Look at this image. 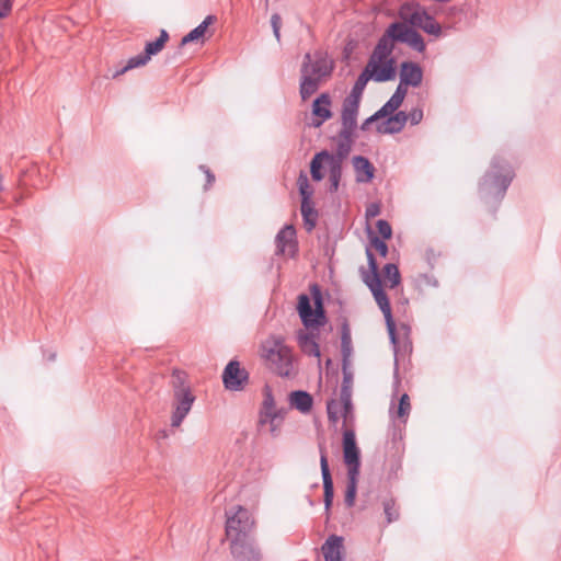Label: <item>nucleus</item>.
Masks as SVG:
<instances>
[{
	"instance_id": "nucleus-49",
	"label": "nucleus",
	"mask_w": 561,
	"mask_h": 561,
	"mask_svg": "<svg viewBox=\"0 0 561 561\" xmlns=\"http://www.w3.org/2000/svg\"><path fill=\"white\" fill-rule=\"evenodd\" d=\"M407 116L412 125H417L423 119V111L421 108H413Z\"/></svg>"
},
{
	"instance_id": "nucleus-31",
	"label": "nucleus",
	"mask_w": 561,
	"mask_h": 561,
	"mask_svg": "<svg viewBox=\"0 0 561 561\" xmlns=\"http://www.w3.org/2000/svg\"><path fill=\"white\" fill-rule=\"evenodd\" d=\"M358 477L359 474L347 473V484L344 496V503L347 507H352L355 504Z\"/></svg>"
},
{
	"instance_id": "nucleus-25",
	"label": "nucleus",
	"mask_w": 561,
	"mask_h": 561,
	"mask_svg": "<svg viewBox=\"0 0 561 561\" xmlns=\"http://www.w3.org/2000/svg\"><path fill=\"white\" fill-rule=\"evenodd\" d=\"M353 138L354 136H351L348 139L340 138V141L336 147V152L332 154L328 151V156L325 157V163H334L342 165L343 160L351 152Z\"/></svg>"
},
{
	"instance_id": "nucleus-18",
	"label": "nucleus",
	"mask_w": 561,
	"mask_h": 561,
	"mask_svg": "<svg viewBox=\"0 0 561 561\" xmlns=\"http://www.w3.org/2000/svg\"><path fill=\"white\" fill-rule=\"evenodd\" d=\"M331 98L328 93L320 94L312 103L313 127H320L325 121L332 117Z\"/></svg>"
},
{
	"instance_id": "nucleus-3",
	"label": "nucleus",
	"mask_w": 561,
	"mask_h": 561,
	"mask_svg": "<svg viewBox=\"0 0 561 561\" xmlns=\"http://www.w3.org/2000/svg\"><path fill=\"white\" fill-rule=\"evenodd\" d=\"M514 178V171L507 161L494 157L491 170L482 178L479 190L485 197L502 199Z\"/></svg>"
},
{
	"instance_id": "nucleus-24",
	"label": "nucleus",
	"mask_w": 561,
	"mask_h": 561,
	"mask_svg": "<svg viewBox=\"0 0 561 561\" xmlns=\"http://www.w3.org/2000/svg\"><path fill=\"white\" fill-rule=\"evenodd\" d=\"M298 344L301 351L314 357H320V347L317 343V336L313 333H307L300 330L297 335Z\"/></svg>"
},
{
	"instance_id": "nucleus-1",
	"label": "nucleus",
	"mask_w": 561,
	"mask_h": 561,
	"mask_svg": "<svg viewBox=\"0 0 561 561\" xmlns=\"http://www.w3.org/2000/svg\"><path fill=\"white\" fill-rule=\"evenodd\" d=\"M396 42L408 44L419 53H423L426 48L424 39L419 32L409 27L405 23L393 22L387 27L375 46V49L385 61L393 59L391 54L394 49Z\"/></svg>"
},
{
	"instance_id": "nucleus-7",
	"label": "nucleus",
	"mask_w": 561,
	"mask_h": 561,
	"mask_svg": "<svg viewBox=\"0 0 561 561\" xmlns=\"http://www.w3.org/2000/svg\"><path fill=\"white\" fill-rule=\"evenodd\" d=\"M399 16L411 26L419 27L430 35L439 36L442 33L439 23L419 3H403L399 9Z\"/></svg>"
},
{
	"instance_id": "nucleus-51",
	"label": "nucleus",
	"mask_w": 561,
	"mask_h": 561,
	"mask_svg": "<svg viewBox=\"0 0 561 561\" xmlns=\"http://www.w3.org/2000/svg\"><path fill=\"white\" fill-rule=\"evenodd\" d=\"M12 9V0H0V19L7 18Z\"/></svg>"
},
{
	"instance_id": "nucleus-32",
	"label": "nucleus",
	"mask_w": 561,
	"mask_h": 561,
	"mask_svg": "<svg viewBox=\"0 0 561 561\" xmlns=\"http://www.w3.org/2000/svg\"><path fill=\"white\" fill-rule=\"evenodd\" d=\"M341 352L344 362L347 360L353 352L351 330L347 322H344L341 328Z\"/></svg>"
},
{
	"instance_id": "nucleus-30",
	"label": "nucleus",
	"mask_w": 561,
	"mask_h": 561,
	"mask_svg": "<svg viewBox=\"0 0 561 561\" xmlns=\"http://www.w3.org/2000/svg\"><path fill=\"white\" fill-rule=\"evenodd\" d=\"M300 210H301V215L304 217V220H305V225L307 226V229L308 230H311L314 228L316 226V221H317V211L316 209L313 208V205L311 203V198L310 199H301V207H300Z\"/></svg>"
},
{
	"instance_id": "nucleus-29",
	"label": "nucleus",
	"mask_w": 561,
	"mask_h": 561,
	"mask_svg": "<svg viewBox=\"0 0 561 561\" xmlns=\"http://www.w3.org/2000/svg\"><path fill=\"white\" fill-rule=\"evenodd\" d=\"M322 81L311 78L306 75H301L300 84H299V94L302 101L308 100L312 94H314L320 88Z\"/></svg>"
},
{
	"instance_id": "nucleus-26",
	"label": "nucleus",
	"mask_w": 561,
	"mask_h": 561,
	"mask_svg": "<svg viewBox=\"0 0 561 561\" xmlns=\"http://www.w3.org/2000/svg\"><path fill=\"white\" fill-rule=\"evenodd\" d=\"M407 92L405 88L397 87L392 96L379 108L380 114L387 117L394 113L403 103Z\"/></svg>"
},
{
	"instance_id": "nucleus-22",
	"label": "nucleus",
	"mask_w": 561,
	"mask_h": 561,
	"mask_svg": "<svg viewBox=\"0 0 561 561\" xmlns=\"http://www.w3.org/2000/svg\"><path fill=\"white\" fill-rule=\"evenodd\" d=\"M352 162L356 174V182L368 183L374 179L375 168L366 157L355 156Z\"/></svg>"
},
{
	"instance_id": "nucleus-34",
	"label": "nucleus",
	"mask_w": 561,
	"mask_h": 561,
	"mask_svg": "<svg viewBox=\"0 0 561 561\" xmlns=\"http://www.w3.org/2000/svg\"><path fill=\"white\" fill-rule=\"evenodd\" d=\"M329 169L330 192H336L342 176V165L325 163Z\"/></svg>"
},
{
	"instance_id": "nucleus-48",
	"label": "nucleus",
	"mask_w": 561,
	"mask_h": 561,
	"mask_svg": "<svg viewBox=\"0 0 561 561\" xmlns=\"http://www.w3.org/2000/svg\"><path fill=\"white\" fill-rule=\"evenodd\" d=\"M380 205L378 203H370L367 205L365 210V217L366 219H371L377 217L380 214Z\"/></svg>"
},
{
	"instance_id": "nucleus-10",
	"label": "nucleus",
	"mask_w": 561,
	"mask_h": 561,
	"mask_svg": "<svg viewBox=\"0 0 561 561\" xmlns=\"http://www.w3.org/2000/svg\"><path fill=\"white\" fill-rule=\"evenodd\" d=\"M228 540L230 541L231 556L236 561L261 560V551L255 543L254 535Z\"/></svg>"
},
{
	"instance_id": "nucleus-21",
	"label": "nucleus",
	"mask_w": 561,
	"mask_h": 561,
	"mask_svg": "<svg viewBox=\"0 0 561 561\" xmlns=\"http://www.w3.org/2000/svg\"><path fill=\"white\" fill-rule=\"evenodd\" d=\"M387 117L388 118L385 122L377 125V131L379 134L400 133L404 128V126L408 122L407 113L403 111H399V112L394 113L393 115L390 114Z\"/></svg>"
},
{
	"instance_id": "nucleus-16",
	"label": "nucleus",
	"mask_w": 561,
	"mask_h": 561,
	"mask_svg": "<svg viewBox=\"0 0 561 561\" xmlns=\"http://www.w3.org/2000/svg\"><path fill=\"white\" fill-rule=\"evenodd\" d=\"M423 80V70L421 66L413 61H403L400 67V82L398 87L416 88L421 85Z\"/></svg>"
},
{
	"instance_id": "nucleus-2",
	"label": "nucleus",
	"mask_w": 561,
	"mask_h": 561,
	"mask_svg": "<svg viewBox=\"0 0 561 561\" xmlns=\"http://www.w3.org/2000/svg\"><path fill=\"white\" fill-rule=\"evenodd\" d=\"M396 78L394 59L383 60L374 48L367 66L356 79L350 95L346 100L360 103L363 92L369 80L386 82Z\"/></svg>"
},
{
	"instance_id": "nucleus-20",
	"label": "nucleus",
	"mask_w": 561,
	"mask_h": 561,
	"mask_svg": "<svg viewBox=\"0 0 561 561\" xmlns=\"http://www.w3.org/2000/svg\"><path fill=\"white\" fill-rule=\"evenodd\" d=\"M366 256L368 261V267L370 270V274L365 273L363 276V280L366 286L371 291L373 296L378 293V290H383L381 286V279L378 273V265L375 259L374 253L369 248L366 249Z\"/></svg>"
},
{
	"instance_id": "nucleus-37",
	"label": "nucleus",
	"mask_w": 561,
	"mask_h": 561,
	"mask_svg": "<svg viewBox=\"0 0 561 561\" xmlns=\"http://www.w3.org/2000/svg\"><path fill=\"white\" fill-rule=\"evenodd\" d=\"M352 385H353V376L351 373L343 369V381L341 385L340 391V400L348 401V397H352Z\"/></svg>"
},
{
	"instance_id": "nucleus-19",
	"label": "nucleus",
	"mask_w": 561,
	"mask_h": 561,
	"mask_svg": "<svg viewBox=\"0 0 561 561\" xmlns=\"http://www.w3.org/2000/svg\"><path fill=\"white\" fill-rule=\"evenodd\" d=\"M168 41L169 33L165 30H161L160 35L156 41L148 42L146 44L144 53L134 56L136 58L135 64H139L140 66L147 65L152 56L157 55L163 49Z\"/></svg>"
},
{
	"instance_id": "nucleus-12",
	"label": "nucleus",
	"mask_w": 561,
	"mask_h": 561,
	"mask_svg": "<svg viewBox=\"0 0 561 561\" xmlns=\"http://www.w3.org/2000/svg\"><path fill=\"white\" fill-rule=\"evenodd\" d=\"M358 110L359 103L344 100L341 113L342 128L339 133L340 138L348 139L351 136H354L357 127Z\"/></svg>"
},
{
	"instance_id": "nucleus-40",
	"label": "nucleus",
	"mask_w": 561,
	"mask_h": 561,
	"mask_svg": "<svg viewBox=\"0 0 561 561\" xmlns=\"http://www.w3.org/2000/svg\"><path fill=\"white\" fill-rule=\"evenodd\" d=\"M411 410L410 398L407 393L402 394L398 405V416L405 417L409 415Z\"/></svg>"
},
{
	"instance_id": "nucleus-28",
	"label": "nucleus",
	"mask_w": 561,
	"mask_h": 561,
	"mask_svg": "<svg viewBox=\"0 0 561 561\" xmlns=\"http://www.w3.org/2000/svg\"><path fill=\"white\" fill-rule=\"evenodd\" d=\"M291 407L296 408L302 413H307L312 408L313 399L310 393L304 390H296L289 394Z\"/></svg>"
},
{
	"instance_id": "nucleus-8",
	"label": "nucleus",
	"mask_w": 561,
	"mask_h": 561,
	"mask_svg": "<svg viewBox=\"0 0 561 561\" xmlns=\"http://www.w3.org/2000/svg\"><path fill=\"white\" fill-rule=\"evenodd\" d=\"M255 522L252 514L243 506L226 511V536L228 539L245 538L254 535Z\"/></svg>"
},
{
	"instance_id": "nucleus-43",
	"label": "nucleus",
	"mask_w": 561,
	"mask_h": 561,
	"mask_svg": "<svg viewBox=\"0 0 561 561\" xmlns=\"http://www.w3.org/2000/svg\"><path fill=\"white\" fill-rule=\"evenodd\" d=\"M378 232L382 239H390L392 236V228L387 220L379 219L376 224Z\"/></svg>"
},
{
	"instance_id": "nucleus-5",
	"label": "nucleus",
	"mask_w": 561,
	"mask_h": 561,
	"mask_svg": "<svg viewBox=\"0 0 561 561\" xmlns=\"http://www.w3.org/2000/svg\"><path fill=\"white\" fill-rule=\"evenodd\" d=\"M262 357L268 368L280 377H289L294 369L293 353L282 337L271 336L262 344Z\"/></svg>"
},
{
	"instance_id": "nucleus-47",
	"label": "nucleus",
	"mask_w": 561,
	"mask_h": 561,
	"mask_svg": "<svg viewBox=\"0 0 561 561\" xmlns=\"http://www.w3.org/2000/svg\"><path fill=\"white\" fill-rule=\"evenodd\" d=\"M381 118H385V115H381V114H380V111L378 110V111H377V112H375L371 116H369L368 118H366V119L362 123V125H360V127H359V128H360L363 131H366V130H368V129H369V126H370L373 123H375V122H377V121H379V119H381Z\"/></svg>"
},
{
	"instance_id": "nucleus-50",
	"label": "nucleus",
	"mask_w": 561,
	"mask_h": 561,
	"mask_svg": "<svg viewBox=\"0 0 561 561\" xmlns=\"http://www.w3.org/2000/svg\"><path fill=\"white\" fill-rule=\"evenodd\" d=\"M285 414H286L285 409H277V408L272 410L271 412L264 413V415H266V417H272L273 421H278L279 423H282L284 421Z\"/></svg>"
},
{
	"instance_id": "nucleus-17",
	"label": "nucleus",
	"mask_w": 561,
	"mask_h": 561,
	"mask_svg": "<svg viewBox=\"0 0 561 561\" xmlns=\"http://www.w3.org/2000/svg\"><path fill=\"white\" fill-rule=\"evenodd\" d=\"M374 298L378 307L380 308L381 312L383 313L390 342L392 343L394 351L397 352L398 339L396 333V323L391 313L389 298L385 290H378V293L374 295Z\"/></svg>"
},
{
	"instance_id": "nucleus-38",
	"label": "nucleus",
	"mask_w": 561,
	"mask_h": 561,
	"mask_svg": "<svg viewBox=\"0 0 561 561\" xmlns=\"http://www.w3.org/2000/svg\"><path fill=\"white\" fill-rule=\"evenodd\" d=\"M297 184H298L299 193L301 195V199H305V201L310 199L313 191L309 184L307 175L304 173H300Z\"/></svg>"
},
{
	"instance_id": "nucleus-23",
	"label": "nucleus",
	"mask_w": 561,
	"mask_h": 561,
	"mask_svg": "<svg viewBox=\"0 0 561 561\" xmlns=\"http://www.w3.org/2000/svg\"><path fill=\"white\" fill-rule=\"evenodd\" d=\"M321 550L325 561H342L343 538L331 535L323 543Z\"/></svg>"
},
{
	"instance_id": "nucleus-54",
	"label": "nucleus",
	"mask_w": 561,
	"mask_h": 561,
	"mask_svg": "<svg viewBox=\"0 0 561 561\" xmlns=\"http://www.w3.org/2000/svg\"><path fill=\"white\" fill-rule=\"evenodd\" d=\"M55 358H56V354L55 353L49 354V356H48L49 360H55Z\"/></svg>"
},
{
	"instance_id": "nucleus-52",
	"label": "nucleus",
	"mask_w": 561,
	"mask_h": 561,
	"mask_svg": "<svg viewBox=\"0 0 561 561\" xmlns=\"http://www.w3.org/2000/svg\"><path fill=\"white\" fill-rule=\"evenodd\" d=\"M199 170L203 171L205 173V175H206L205 190H208L213 185V183L215 182V175L209 170V168H207L204 164L199 165Z\"/></svg>"
},
{
	"instance_id": "nucleus-4",
	"label": "nucleus",
	"mask_w": 561,
	"mask_h": 561,
	"mask_svg": "<svg viewBox=\"0 0 561 561\" xmlns=\"http://www.w3.org/2000/svg\"><path fill=\"white\" fill-rule=\"evenodd\" d=\"M170 383L173 391L171 426L179 427L190 413L196 398L184 371L174 369Z\"/></svg>"
},
{
	"instance_id": "nucleus-42",
	"label": "nucleus",
	"mask_w": 561,
	"mask_h": 561,
	"mask_svg": "<svg viewBox=\"0 0 561 561\" xmlns=\"http://www.w3.org/2000/svg\"><path fill=\"white\" fill-rule=\"evenodd\" d=\"M276 409L274 397L268 388L265 389L264 393V400H263V408L261 410V414H264L265 412H271L272 410Z\"/></svg>"
},
{
	"instance_id": "nucleus-33",
	"label": "nucleus",
	"mask_w": 561,
	"mask_h": 561,
	"mask_svg": "<svg viewBox=\"0 0 561 561\" xmlns=\"http://www.w3.org/2000/svg\"><path fill=\"white\" fill-rule=\"evenodd\" d=\"M328 156L327 150H322L314 154L310 163V173L314 181H321L323 173L321 172L323 162L325 163V157Z\"/></svg>"
},
{
	"instance_id": "nucleus-15",
	"label": "nucleus",
	"mask_w": 561,
	"mask_h": 561,
	"mask_svg": "<svg viewBox=\"0 0 561 561\" xmlns=\"http://www.w3.org/2000/svg\"><path fill=\"white\" fill-rule=\"evenodd\" d=\"M296 230L294 226L287 225L282 228L275 238L276 253L294 256L297 252Z\"/></svg>"
},
{
	"instance_id": "nucleus-27",
	"label": "nucleus",
	"mask_w": 561,
	"mask_h": 561,
	"mask_svg": "<svg viewBox=\"0 0 561 561\" xmlns=\"http://www.w3.org/2000/svg\"><path fill=\"white\" fill-rule=\"evenodd\" d=\"M215 21H216L215 15H207L199 25H197L190 33H187L185 36L182 37L181 46H184L188 43H193V42H196V41L203 38L208 26L211 25Z\"/></svg>"
},
{
	"instance_id": "nucleus-39",
	"label": "nucleus",
	"mask_w": 561,
	"mask_h": 561,
	"mask_svg": "<svg viewBox=\"0 0 561 561\" xmlns=\"http://www.w3.org/2000/svg\"><path fill=\"white\" fill-rule=\"evenodd\" d=\"M369 240L371 245L378 251V253L386 257L388 254V245L385 242L383 239H380L378 236H376L371 230L368 231Z\"/></svg>"
},
{
	"instance_id": "nucleus-45",
	"label": "nucleus",
	"mask_w": 561,
	"mask_h": 561,
	"mask_svg": "<svg viewBox=\"0 0 561 561\" xmlns=\"http://www.w3.org/2000/svg\"><path fill=\"white\" fill-rule=\"evenodd\" d=\"M135 60H136L135 57L129 58L127 64L123 68L113 72L112 78L115 79V78L124 75L125 72H127L130 69L141 67L139 64H135Z\"/></svg>"
},
{
	"instance_id": "nucleus-11",
	"label": "nucleus",
	"mask_w": 561,
	"mask_h": 561,
	"mask_svg": "<svg viewBox=\"0 0 561 561\" xmlns=\"http://www.w3.org/2000/svg\"><path fill=\"white\" fill-rule=\"evenodd\" d=\"M222 382L227 390L241 391L249 382V373L238 360H230L224 369Z\"/></svg>"
},
{
	"instance_id": "nucleus-35",
	"label": "nucleus",
	"mask_w": 561,
	"mask_h": 561,
	"mask_svg": "<svg viewBox=\"0 0 561 561\" xmlns=\"http://www.w3.org/2000/svg\"><path fill=\"white\" fill-rule=\"evenodd\" d=\"M383 274H385V278L388 279L390 283V285H389L390 288H394L396 286H398L400 284L401 276H400L399 268L396 264H393V263L386 264L383 266Z\"/></svg>"
},
{
	"instance_id": "nucleus-53",
	"label": "nucleus",
	"mask_w": 561,
	"mask_h": 561,
	"mask_svg": "<svg viewBox=\"0 0 561 561\" xmlns=\"http://www.w3.org/2000/svg\"><path fill=\"white\" fill-rule=\"evenodd\" d=\"M343 405V416L346 419L352 412V397H348V401H341Z\"/></svg>"
},
{
	"instance_id": "nucleus-9",
	"label": "nucleus",
	"mask_w": 561,
	"mask_h": 561,
	"mask_svg": "<svg viewBox=\"0 0 561 561\" xmlns=\"http://www.w3.org/2000/svg\"><path fill=\"white\" fill-rule=\"evenodd\" d=\"M333 69V60L328 57L327 53L317 50L304 56L300 73L323 81L331 76Z\"/></svg>"
},
{
	"instance_id": "nucleus-6",
	"label": "nucleus",
	"mask_w": 561,
	"mask_h": 561,
	"mask_svg": "<svg viewBox=\"0 0 561 561\" xmlns=\"http://www.w3.org/2000/svg\"><path fill=\"white\" fill-rule=\"evenodd\" d=\"M314 309L311 307L310 298L306 294L298 296L297 310L302 324L306 328L323 327L327 323V316L323 306V299L317 285L312 287Z\"/></svg>"
},
{
	"instance_id": "nucleus-41",
	"label": "nucleus",
	"mask_w": 561,
	"mask_h": 561,
	"mask_svg": "<svg viewBox=\"0 0 561 561\" xmlns=\"http://www.w3.org/2000/svg\"><path fill=\"white\" fill-rule=\"evenodd\" d=\"M339 410H340V403L336 400L332 399V400L328 401V403H327V412H328V419L331 422H333V423L337 422V420H339V416H337Z\"/></svg>"
},
{
	"instance_id": "nucleus-44",
	"label": "nucleus",
	"mask_w": 561,
	"mask_h": 561,
	"mask_svg": "<svg viewBox=\"0 0 561 561\" xmlns=\"http://www.w3.org/2000/svg\"><path fill=\"white\" fill-rule=\"evenodd\" d=\"M271 26L273 28L274 36L276 41L280 42V26H282V18L278 13H274L271 16Z\"/></svg>"
},
{
	"instance_id": "nucleus-13",
	"label": "nucleus",
	"mask_w": 561,
	"mask_h": 561,
	"mask_svg": "<svg viewBox=\"0 0 561 561\" xmlns=\"http://www.w3.org/2000/svg\"><path fill=\"white\" fill-rule=\"evenodd\" d=\"M344 462L347 466V473L359 474L360 460L359 449L356 445L355 434L347 430L343 434Z\"/></svg>"
},
{
	"instance_id": "nucleus-36",
	"label": "nucleus",
	"mask_w": 561,
	"mask_h": 561,
	"mask_svg": "<svg viewBox=\"0 0 561 561\" xmlns=\"http://www.w3.org/2000/svg\"><path fill=\"white\" fill-rule=\"evenodd\" d=\"M383 513L386 515L387 523H393L399 519L400 513L398 507L396 506V501L393 499H387L382 502Z\"/></svg>"
},
{
	"instance_id": "nucleus-14",
	"label": "nucleus",
	"mask_w": 561,
	"mask_h": 561,
	"mask_svg": "<svg viewBox=\"0 0 561 561\" xmlns=\"http://www.w3.org/2000/svg\"><path fill=\"white\" fill-rule=\"evenodd\" d=\"M319 453H320V468L323 481V491H324V508L327 512L330 511V507L333 502L334 496V488L333 480L329 468L328 457H327V448L324 444H319Z\"/></svg>"
},
{
	"instance_id": "nucleus-46",
	"label": "nucleus",
	"mask_w": 561,
	"mask_h": 561,
	"mask_svg": "<svg viewBox=\"0 0 561 561\" xmlns=\"http://www.w3.org/2000/svg\"><path fill=\"white\" fill-rule=\"evenodd\" d=\"M260 423L261 424H266L268 423L270 424V432L272 433V435H277V432L279 430V426L282 423H279L278 421H273L272 417H266V415L264 414H261L260 416Z\"/></svg>"
}]
</instances>
